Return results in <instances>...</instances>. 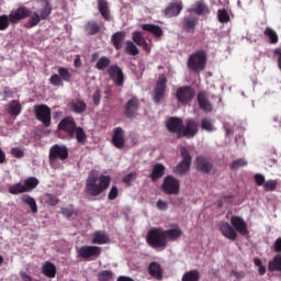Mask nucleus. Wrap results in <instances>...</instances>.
Wrapping results in <instances>:
<instances>
[{
	"label": "nucleus",
	"instance_id": "f257e3e1",
	"mask_svg": "<svg viewBox=\"0 0 281 281\" xmlns=\"http://www.w3.org/2000/svg\"><path fill=\"white\" fill-rule=\"evenodd\" d=\"M170 240H177V228L165 231L161 227H154L148 231L146 243L151 249L164 251L168 247Z\"/></svg>",
	"mask_w": 281,
	"mask_h": 281
},
{
	"label": "nucleus",
	"instance_id": "f03ea898",
	"mask_svg": "<svg viewBox=\"0 0 281 281\" xmlns=\"http://www.w3.org/2000/svg\"><path fill=\"white\" fill-rule=\"evenodd\" d=\"M111 186V176L100 175L98 176L97 172L91 171L86 179V187L85 192L87 196H100L103 192L109 190Z\"/></svg>",
	"mask_w": 281,
	"mask_h": 281
},
{
	"label": "nucleus",
	"instance_id": "7ed1b4c3",
	"mask_svg": "<svg viewBox=\"0 0 281 281\" xmlns=\"http://www.w3.org/2000/svg\"><path fill=\"white\" fill-rule=\"evenodd\" d=\"M30 14H32V11L27 9V7H19L15 11L8 14L0 15V32H5L8 27H10V23L12 25H16L20 21H23V19L30 18Z\"/></svg>",
	"mask_w": 281,
	"mask_h": 281
},
{
	"label": "nucleus",
	"instance_id": "20e7f679",
	"mask_svg": "<svg viewBox=\"0 0 281 281\" xmlns=\"http://www.w3.org/2000/svg\"><path fill=\"white\" fill-rule=\"evenodd\" d=\"M196 133V122L189 120L187 125H183V120L177 119V137H188V139H192Z\"/></svg>",
	"mask_w": 281,
	"mask_h": 281
},
{
	"label": "nucleus",
	"instance_id": "39448f33",
	"mask_svg": "<svg viewBox=\"0 0 281 281\" xmlns=\"http://www.w3.org/2000/svg\"><path fill=\"white\" fill-rule=\"evenodd\" d=\"M58 159L60 161H66V159H69V148H67V146L55 144L49 148V165L54 166Z\"/></svg>",
	"mask_w": 281,
	"mask_h": 281
},
{
	"label": "nucleus",
	"instance_id": "423d86ee",
	"mask_svg": "<svg viewBox=\"0 0 281 281\" xmlns=\"http://www.w3.org/2000/svg\"><path fill=\"white\" fill-rule=\"evenodd\" d=\"M35 119L43 124L45 128L52 126V109L45 104L34 105Z\"/></svg>",
	"mask_w": 281,
	"mask_h": 281
},
{
	"label": "nucleus",
	"instance_id": "0eeeda50",
	"mask_svg": "<svg viewBox=\"0 0 281 281\" xmlns=\"http://www.w3.org/2000/svg\"><path fill=\"white\" fill-rule=\"evenodd\" d=\"M205 63H207L205 52L199 50L189 57L188 67L191 71H203L205 69Z\"/></svg>",
	"mask_w": 281,
	"mask_h": 281
},
{
	"label": "nucleus",
	"instance_id": "6e6552de",
	"mask_svg": "<svg viewBox=\"0 0 281 281\" xmlns=\"http://www.w3.org/2000/svg\"><path fill=\"white\" fill-rule=\"evenodd\" d=\"M58 74H54L49 78V82L53 87H64L65 82H71V72L66 67H59Z\"/></svg>",
	"mask_w": 281,
	"mask_h": 281
},
{
	"label": "nucleus",
	"instance_id": "1a4fd4ad",
	"mask_svg": "<svg viewBox=\"0 0 281 281\" xmlns=\"http://www.w3.org/2000/svg\"><path fill=\"white\" fill-rule=\"evenodd\" d=\"M78 258L83 260H95L102 255V247L99 246H81L77 250Z\"/></svg>",
	"mask_w": 281,
	"mask_h": 281
},
{
	"label": "nucleus",
	"instance_id": "9d476101",
	"mask_svg": "<svg viewBox=\"0 0 281 281\" xmlns=\"http://www.w3.org/2000/svg\"><path fill=\"white\" fill-rule=\"evenodd\" d=\"M181 161L177 166L178 175H186L190 172V167L192 166V156L186 147L180 148Z\"/></svg>",
	"mask_w": 281,
	"mask_h": 281
},
{
	"label": "nucleus",
	"instance_id": "9b49d317",
	"mask_svg": "<svg viewBox=\"0 0 281 281\" xmlns=\"http://www.w3.org/2000/svg\"><path fill=\"white\" fill-rule=\"evenodd\" d=\"M57 128L61 133H66L69 139H74V137H76V128L78 127L76 125V121L72 117L68 116L59 122Z\"/></svg>",
	"mask_w": 281,
	"mask_h": 281
},
{
	"label": "nucleus",
	"instance_id": "f8f14e48",
	"mask_svg": "<svg viewBox=\"0 0 281 281\" xmlns=\"http://www.w3.org/2000/svg\"><path fill=\"white\" fill-rule=\"evenodd\" d=\"M194 95H196V91L190 86H183L177 90L178 102L182 104H190L194 100Z\"/></svg>",
	"mask_w": 281,
	"mask_h": 281
},
{
	"label": "nucleus",
	"instance_id": "ddd939ff",
	"mask_svg": "<svg viewBox=\"0 0 281 281\" xmlns=\"http://www.w3.org/2000/svg\"><path fill=\"white\" fill-rule=\"evenodd\" d=\"M167 83H168V79L166 78V75L164 74L159 75L156 87L154 89V98H153L156 104H159V102L164 100Z\"/></svg>",
	"mask_w": 281,
	"mask_h": 281
},
{
	"label": "nucleus",
	"instance_id": "4468645a",
	"mask_svg": "<svg viewBox=\"0 0 281 281\" xmlns=\"http://www.w3.org/2000/svg\"><path fill=\"white\" fill-rule=\"evenodd\" d=\"M108 76L113 80L116 87H124V71L117 65H111L108 68Z\"/></svg>",
	"mask_w": 281,
	"mask_h": 281
},
{
	"label": "nucleus",
	"instance_id": "2eb2a0df",
	"mask_svg": "<svg viewBox=\"0 0 281 281\" xmlns=\"http://www.w3.org/2000/svg\"><path fill=\"white\" fill-rule=\"evenodd\" d=\"M139 111V99L137 97H132L124 106V115L128 120L137 117V112Z\"/></svg>",
	"mask_w": 281,
	"mask_h": 281
},
{
	"label": "nucleus",
	"instance_id": "dca6fc26",
	"mask_svg": "<svg viewBox=\"0 0 281 281\" xmlns=\"http://www.w3.org/2000/svg\"><path fill=\"white\" fill-rule=\"evenodd\" d=\"M195 164L198 172H202V175H210L214 168L212 160L206 156H198L195 158Z\"/></svg>",
	"mask_w": 281,
	"mask_h": 281
},
{
	"label": "nucleus",
	"instance_id": "f3484780",
	"mask_svg": "<svg viewBox=\"0 0 281 281\" xmlns=\"http://www.w3.org/2000/svg\"><path fill=\"white\" fill-rule=\"evenodd\" d=\"M231 225H233L235 232H238L241 236H247V234H249L247 222L238 215H233L231 217Z\"/></svg>",
	"mask_w": 281,
	"mask_h": 281
},
{
	"label": "nucleus",
	"instance_id": "a211bd4d",
	"mask_svg": "<svg viewBox=\"0 0 281 281\" xmlns=\"http://www.w3.org/2000/svg\"><path fill=\"white\" fill-rule=\"evenodd\" d=\"M198 103L199 106L204 113H212L214 111V105H212V102H210V99H207V92L200 91L198 92Z\"/></svg>",
	"mask_w": 281,
	"mask_h": 281
},
{
	"label": "nucleus",
	"instance_id": "6ab92c4d",
	"mask_svg": "<svg viewBox=\"0 0 281 281\" xmlns=\"http://www.w3.org/2000/svg\"><path fill=\"white\" fill-rule=\"evenodd\" d=\"M218 229L224 238H227L228 240H236V238H238V233L227 222H221L218 224Z\"/></svg>",
	"mask_w": 281,
	"mask_h": 281
},
{
	"label": "nucleus",
	"instance_id": "aec40b11",
	"mask_svg": "<svg viewBox=\"0 0 281 281\" xmlns=\"http://www.w3.org/2000/svg\"><path fill=\"white\" fill-rule=\"evenodd\" d=\"M161 188L165 194H177V180L172 176H167L164 178Z\"/></svg>",
	"mask_w": 281,
	"mask_h": 281
},
{
	"label": "nucleus",
	"instance_id": "412c9836",
	"mask_svg": "<svg viewBox=\"0 0 281 281\" xmlns=\"http://www.w3.org/2000/svg\"><path fill=\"white\" fill-rule=\"evenodd\" d=\"M148 273L155 280H164V268L157 261H153L148 266Z\"/></svg>",
	"mask_w": 281,
	"mask_h": 281
},
{
	"label": "nucleus",
	"instance_id": "4be33fe9",
	"mask_svg": "<svg viewBox=\"0 0 281 281\" xmlns=\"http://www.w3.org/2000/svg\"><path fill=\"white\" fill-rule=\"evenodd\" d=\"M112 144L115 146V148H119V150H122L124 148V144H126V140L124 139V130L122 127H116L114 130V134L112 136Z\"/></svg>",
	"mask_w": 281,
	"mask_h": 281
},
{
	"label": "nucleus",
	"instance_id": "5701e85b",
	"mask_svg": "<svg viewBox=\"0 0 281 281\" xmlns=\"http://www.w3.org/2000/svg\"><path fill=\"white\" fill-rule=\"evenodd\" d=\"M124 41H126V32L119 31L111 36V44L113 45L114 49L120 50L124 45Z\"/></svg>",
	"mask_w": 281,
	"mask_h": 281
},
{
	"label": "nucleus",
	"instance_id": "b1692460",
	"mask_svg": "<svg viewBox=\"0 0 281 281\" xmlns=\"http://www.w3.org/2000/svg\"><path fill=\"white\" fill-rule=\"evenodd\" d=\"M92 245H108V243H111V238L109 237V234L104 231H97L92 235Z\"/></svg>",
	"mask_w": 281,
	"mask_h": 281
},
{
	"label": "nucleus",
	"instance_id": "393cba45",
	"mask_svg": "<svg viewBox=\"0 0 281 281\" xmlns=\"http://www.w3.org/2000/svg\"><path fill=\"white\" fill-rule=\"evenodd\" d=\"M69 109L72 113L82 114L87 111V102L82 99H75L69 103Z\"/></svg>",
	"mask_w": 281,
	"mask_h": 281
},
{
	"label": "nucleus",
	"instance_id": "a878e982",
	"mask_svg": "<svg viewBox=\"0 0 281 281\" xmlns=\"http://www.w3.org/2000/svg\"><path fill=\"white\" fill-rule=\"evenodd\" d=\"M142 30L144 32H149V34H153L154 38H161L164 36V29L159 25L155 24H143Z\"/></svg>",
	"mask_w": 281,
	"mask_h": 281
},
{
	"label": "nucleus",
	"instance_id": "bb28decb",
	"mask_svg": "<svg viewBox=\"0 0 281 281\" xmlns=\"http://www.w3.org/2000/svg\"><path fill=\"white\" fill-rule=\"evenodd\" d=\"M164 175H166V166H164L162 164H156L151 170V173L149 175L151 181H154V183L156 181H159V179H161V177H164Z\"/></svg>",
	"mask_w": 281,
	"mask_h": 281
},
{
	"label": "nucleus",
	"instance_id": "cd10ccee",
	"mask_svg": "<svg viewBox=\"0 0 281 281\" xmlns=\"http://www.w3.org/2000/svg\"><path fill=\"white\" fill-rule=\"evenodd\" d=\"M98 8L101 16L105 21H111V11H109V2H106V0H98Z\"/></svg>",
	"mask_w": 281,
	"mask_h": 281
},
{
	"label": "nucleus",
	"instance_id": "c85d7f7f",
	"mask_svg": "<svg viewBox=\"0 0 281 281\" xmlns=\"http://www.w3.org/2000/svg\"><path fill=\"white\" fill-rule=\"evenodd\" d=\"M42 273L46 278H56V266L52 261H45L42 267Z\"/></svg>",
	"mask_w": 281,
	"mask_h": 281
},
{
	"label": "nucleus",
	"instance_id": "c756f323",
	"mask_svg": "<svg viewBox=\"0 0 281 281\" xmlns=\"http://www.w3.org/2000/svg\"><path fill=\"white\" fill-rule=\"evenodd\" d=\"M53 10L52 3H49L48 0H43L42 9L40 10V18H42V21H47Z\"/></svg>",
	"mask_w": 281,
	"mask_h": 281
},
{
	"label": "nucleus",
	"instance_id": "7c9ffc66",
	"mask_svg": "<svg viewBox=\"0 0 281 281\" xmlns=\"http://www.w3.org/2000/svg\"><path fill=\"white\" fill-rule=\"evenodd\" d=\"M23 110V106L21 105V102L18 100H12L9 103L8 113L9 115H12V117H16L21 115V111Z\"/></svg>",
	"mask_w": 281,
	"mask_h": 281
},
{
	"label": "nucleus",
	"instance_id": "2f4dec72",
	"mask_svg": "<svg viewBox=\"0 0 281 281\" xmlns=\"http://www.w3.org/2000/svg\"><path fill=\"white\" fill-rule=\"evenodd\" d=\"M100 30V24H98L95 21H89L85 25V32L88 34V36H95V34H99Z\"/></svg>",
	"mask_w": 281,
	"mask_h": 281
},
{
	"label": "nucleus",
	"instance_id": "473e14b6",
	"mask_svg": "<svg viewBox=\"0 0 281 281\" xmlns=\"http://www.w3.org/2000/svg\"><path fill=\"white\" fill-rule=\"evenodd\" d=\"M198 20L195 16H188L184 18L183 22V30L188 32L189 34H193L195 27H196Z\"/></svg>",
	"mask_w": 281,
	"mask_h": 281
},
{
	"label": "nucleus",
	"instance_id": "72a5a7b5",
	"mask_svg": "<svg viewBox=\"0 0 281 281\" xmlns=\"http://www.w3.org/2000/svg\"><path fill=\"white\" fill-rule=\"evenodd\" d=\"M22 203H25V205H29V207L31 209V212L33 214H36L38 212V206L36 205V200H34V198H32V195L30 194H25L21 198Z\"/></svg>",
	"mask_w": 281,
	"mask_h": 281
},
{
	"label": "nucleus",
	"instance_id": "f704fd0d",
	"mask_svg": "<svg viewBox=\"0 0 281 281\" xmlns=\"http://www.w3.org/2000/svg\"><path fill=\"white\" fill-rule=\"evenodd\" d=\"M268 271L271 273H273V271L281 272V255L274 256L273 259L268 262Z\"/></svg>",
	"mask_w": 281,
	"mask_h": 281
},
{
	"label": "nucleus",
	"instance_id": "c9c22d12",
	"mask_svg": "<svg viewBox=\"0 0 281 281\" xmlns=\"http://www.w3.org/2000/svg\"><path fill=\"white\" fill-rule=\"evenodd\" d=\"M263 35L266 36V38L269 40L270 45H277L279 37L276 30L267 26L266 30L263 31Z\"/></svg>",
	"mask_w": 281,
	"mask_h": 281
},
{
	"label": "nucleus",
	"instance_id": "e433bc0d",
	"mask_svg": "<svg viewBox=\"0 0 281 281\" xmlns=\"http://www.w3.org/2000/svg\"><path fill=\"white\" fill-rule=\"evenodd\" d=\"M109 67H111V58L102 56L97 60L95 69L99 71H104V69H109Z\"/></svg>",
	"mask_w": 281,
	"mask_h": 281
},
{
	"label": "nucleus",
	"instance_id": "4c0bfd02",
	"mask_svg": "<svg viewBox=\"0 0 281 281\" xmlns=\"http://www.w3.org/2000/svg\"><path fill=\"white\" fill-rule=\"evenodd\" d=\"M201 280V273L199 270H190L182 277V281H199Z\"/></svg>",
	"mask_w": 281,
	"mask_h": 281
},
{
	"label": "nucleus",
	"instance_id": "58836bf2",
	"mask_svg": "<svg viewBox=\"0 0 281 281\" xmlns=\"http://www.w3.org/2000/svg\"><path fill=\"white\" fill-rule=\"evenodd\" d=\"M29 16H31V19L27 22V24L25 25V27H29V29L36 27V25H38V23H41V21H43V19L38 14V12L32 13V11H31V14Z\"/></svg>",
	"mask_w": 281,
	"mask_h": 281
},
{
	"label": "nucleus",
	"instance_id": "ea45409f",
	"mask_svg": "<svg viewBox=\"0 0 281 281\" xmlns=\"http://www.w3.org/2000/svg\"><path fill=\"white\" fill-rule=\"evenodd\" d=\"M24 192H27V189H25V186L21 182H18L11 187H9V193L10 194H24Z\"/></svg>",
	"mask_w": 281,
	"mask_h": 281
},
{
	"label": "nucleus",
	"instance_id": "a19ab883",
	"mask_svg": "<svg viewBox=\"0 0 281 281\" xmlns=\"http://www.w3.org/2000/svg\"><path fill=\"white\" fill-rule=\"evenodd\" d=\"M40 181L36 179V177H30L24 180V188L26 192H32L37 186Z\"/></svg>",
	"mask_w": 281,
	"mask_h": 281
},
{
	"label": "nucleus",
	"instance_id": "79ce46f5",
	"mask_svg": "<svg viewBox=\"0 0 281 281\" xmlns=\"http://www.w3.org/2000/svg\"><path fill=\"white\" fill-rule=\"evenodd\" d=\"M44 201L46 205H50V207H56L58 203H60V199L52 193H45Z\"/></svg>",
	"mask_w": 281,
	"mask_h": 281
},
{
	"label": "nucleus",
	"instance_id": "37998d69",
	"mask_svg": "<svg viewBox=\"0 0 281 281\" xmlns=\"http://www.w3.org/2000/svg\"><path fill=\"white\" fill-rule=\"evenodd\" d=\"M125 52L128 56H137V54H139V48H137L133 41H127L125 44Z\"/></svg>",
	"mask_w": 281,
	"mask_h": 281
},
{
	"label": "nucleus",
	"instance_id": "c03bdc74",
	"mask_svg": "<svg viewBox=\"0 0 281 281\" xmlns=\"http://www.w3.org/2000/svg\"><path fill=\"white\" fill-rule=\"evenodd\" d=\"M165 16L167 19H172V16H177V4L176 2L170 3L165 10H164Z\"/></svg>",
	"mask_w": 281,
	"mask_h": 281
},
{
	"label": "nucleus",
	"instance_id": "a18cd8bd",
	"mask_svg": "<svg viewBox=\"0 0 281 281\" xmlns=\"http://www.w3.org/2000/svg\"><path fill=\"white\" fill-rule=\"evenodd\" d=\"M75 135L78 144H85L87 142V133H85L82 127H76Z\"/></svg>",
	"mask_w": 281,
	"mask_h": 281
},
{
	"label": "nucleus",
	"instance_id": "49530a36",
	"mask_svg": "<svg viewBox=\"0 0 281 281\" xmlns=\"http://www.w3.org/2000/svg\"><path fill=\"white\" fill-rule=\"evenodd\" d=\"M194 12L201 16L203 14H210V9L205 5V3L203 2H196L195 3V8H194Z\"/></svg>",
	"mask_w": 281,
	"mask_h": 281
},
{
	"label": "nucleus",
	"instance_id": "de8ad7c7",
	"mask_svg": "<svg viewBox=\"0 0 281 281\" xmlns=\"http://www.w3.org/2000/svg\"><path fill=\"white\" fill-rule=\"evenodd\" d=\"M166 128L169 133H177V116H171L167 120Z\"/></svg>",
	"mask_w": 281,
	"mask_h": 281
},
{
	"label": "nucleus",
	"instance_id": "09e8293b",
	"mask_svg": "<svg viewBox=\"0 0 281 281\" xmlns=\"http://www.w3.org/2000/svg\"><path fill=\"white\" fill-rule=\"evenodd\" d=\"M99 281H111L113 280V272L111 270H102L97 276Z\"/></svg>",
	"mask_w": 281,
	"mask_h": 281
},
{
	"label": "nucleus",
	"instance_id": "8fccbe9b",
	"mask_svg": "<svg viewBox=\"0 0 281 281\" xmlns=\"http://www.w3.org/2000/svg\"><path fill=\"white\" fill-rule=\"evenodd\" d=\"M217 19L220 23H229L231 21L229 13H227V10L225 9H220L217 11Z\"/></svg>",
	"mask_w": 281,
	"mask_h": 281
},
{
	"label": "nucleus",
	"instance_id": "3c124183",
	"mask_svg": "<svg viewBox=\"0 0 281 281\" xmlns=\"http://www.w3.org/2000/svg\"><path fill=\"white\" fill-rule=\"evenodd\" d=\"M201 127L203 131H207L209 133H212V131H216V128H214V125H212V120L210 119H202Z\"/></svg>",
	"mask_w": 281,
	"mask_h": 281
},
{
	"label": "nucleus",
	"instance_id": "603ef678",
	"mask_svg": "<svg viewBox=\"0 0 281 281\" xmlns=\"http://www.w3.org/2000/svg\"><path fill=\"white\" fill-rule=\"evenodd\" d=\"M132 41L139 47L146 41V38H144V35H142L139 31H135L132 33Z\"/></svg>",
	"mask_w": 281,
	"mask_h": 281
},
{
	"label": "nucleus",
	"instance_id": "864d4df0",
	"mask_svg": "<svg viewBox=\"0 0 281 281\" xmlns=\"http://www.w3.org/2000/svg\"><path fill=\"white\" fill-rule=\"evenodd\" d=\"M245 166H247V160L245 158H238L232 162L231 169L238 170V168H245Z\"/></svg>",
	"mask_w": 281,
	"mask_h": 281
},
{
	"label": "nucleus",
	"instance_id": "5fc2aeb1",
	"mask_svg": "<svg viewBox=\"0 0 281 281\" xmlns=\"http://www.w3.org/2000/svg\"><path fill=\"white\" fill-rule=\"evenodd\" d=\"M278 188V181L276 180H268L263 183V190L266 192H273Z\"/></svg>",
	"mask_w": 281,
	"mask_h": 281
},
{
	"label": "nucleus",
	"instance_id": "6e6d98bb",
	"mask_svg": "<svg viewBox=\"0 0 281 281\" xmlns=\"http://www.w3.org/2000/svg\"><path fill=\"white\" fill-rule=\"evenodd\" d=\"M135 179H137V172H130L123 177V183H125V186H133V181H135Z\"/></svg>",
	"mask_w": 281,
	"mask_h": 281
},
{
	"label": "nucleus",
	"instance_id": "4d7b16f0",
	"mask_svg": "<svg viewBox=\"0 0 281 281\" xmlns=\"http://www.w3.org/2000/svg\"><path fill=\"white\" fill-rule=\"evenodd\" d=\"M119 194H120V190L117 189V187L113 186L108 193L109 201H115Z\"/></svg>",
	"mask_w": 281,
	"mask_h": 281
},
{
	"label": "nucleus",
	"instance_id": "13d9d810",
	"mask_svg": "<svg viewBox=\"0 0 281 281\" xmlns=\"http://www.w3.org/2000/svg\"><path fill=\"white\" fill-rule=\"evenodd\" d=\"M11 155L16 159H23V157H25V151H23V149H21L20 147H13L11 149Z\"/></svg>",
	"mask_w": 281,
	"mask_h": 281
},
{
	"label": "nucleus",
	"instance_id": "bf43d9fd",
	"mask_svg": "<svg viewBox=\"0 0 281 281\" xmlns=\"http://www.w3.org/2000/svg\"><path fill=\"white\" fill-rule=\"evenodd\" d=\"M92 100L94 106H100V101L102 100V91L100 89H97L92 94Z\"/></svg>",
	"mask_w": 281,
	"mask_h": 281
},
{
	"label": "nucleus",
	"instance_id": "052dcab7",
	"mask_svg": "<svg viewBox=\"0 0 281 281\" xmlns=\"http://www.w3.org/2000/svg\"><path fill=\"white\" fill-rule=\"evenodd\" d=\"M61 214L63 216H66V218H71V216H74V205L61 207Z\"/></svg>",
	"mask_w": 281,
	"mask_h": 281
},
{
	"label": "nucleus",
	"instance_id": "680f3d73",
	"mask_svg": "<svg viewBox=\"0 0 281 281\" xmlns=\"http://www.w3.org/2000/svg\"><path fill=\"white\" fill-rule=\"evenodd\" d=\"M254 179H255V183L257 186H265L266 181H265V176H262V173H256L254 176Z\"/></svg>",
	"mask_w": 281,
	"mask_h": 281
},
{
	"label": "nucleus",
	"instance_id": "e2e57ef3",
	"mask_svg": "<svg viewBox=\"0 0 281 281\" xmlns=\"http://www.w3.org/2000/svg\"><path fill=\"white\" fill-rule=\"evenodd\" d=\"M14 95V92L11 91L10 87L3 88V98L4 100H8V98H12Z\"/></svg>",
	"mask_w": 281,
	"mask_h": 281
},
{
	"label": "nucleus",
	"instance_id": "0e129e2a",
	"mask_svg": "<svg viewBox=\"0 0 281 281\" xmlns=\"http://www.w3.org/2000/svg\"><path fill=\"white\" fill-rule=\"evenodd\" d=\"M156 205L158 210H161V211L168 210V203L162 200H158Z\"/></svg>",
	"mask_w": 281,
	"mask_h": 281
},
{
	"label": "nucleus",
	"instance_id": "69168bd1",
	"mask_svg": "<svg viewBox=\"0 0 281 281\" xmlns=\"http://www.w3.org/2000/svg\"><path fill=\"white\" fill-rule=\"evenodd\" d=\"M273 247L277 254H281V237L276 239Z\"/></svg>",
	"mask_w": 281,
	"mask_h": 281
},
{
	"label": "nucleus",
	"instance_id": "338daca9",
	"mask_svg": "<svg viewBox=\"0 0 281 281\" xmlns=\"http://www.w3.org/2000/svg\"><path fill=\"white\" fill-rule=\"evenodd\" d=\"M75 67H82V59L80 58V55H77L74 61Z\"/></svg>",
	"mask_w": 281,
	"mask_h": 281
},
{
	"label": "nucleus",
	"instance_id": "774afa93",
	"mask_svg": "<svg viewBox=\"0 0 281 281\" xmlns=\"http://www.w3.org/2000/svg\"><path fill=\"white\" fill-rule=\"evenodd\" d=\"M21 278L23 281H32V277H30L27 273L22 272Z\"/></svg>",
	"mask_w": 281,
	"mask_h": 281
}]
</instances>
